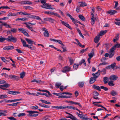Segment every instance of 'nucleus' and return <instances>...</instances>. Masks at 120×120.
<instances>
[{
  "mask_svg": "<svg viewBox=\"0 0 120 120\" xmlns=\"http://www.w3.org/2000/svg\"><path fill=\"white\" fill-rule=\"evenodd\" d=\"M17 29L12 28L11 29V31L13 33H15L17 32Z\"/></svg>",
  "mask_w": 120,
  "mask_h": 120,
  "instance_id": "nucleus-36",
  "label": "nucleus"
},
{
  "mask_svg": "<svg viewBox=\"0 0 120 120\" xmlns=\"http://www.w3.org/2000/svg\"><path fill=\"white\" fill-rule=\"evenodd\" d=\"M21 40L23 44V46L24 47H27L32 50H34L35 49V48L34 47L33 45H26V42L24 40L21 39Z\"/></svg>",
  "mask_w": 120,
  "mask_h": 120,
  "instance_id": "nucleus-2",
  "label": "nucleus"
},
{
  "mask_svg": "<svg viewBox=\"0 0 120 120\" xmlns=\"http://www.w3.org/2000/svg\"><path fill=\"white\" fill-rule=\"evenodd\" d=\"M7 93L9 94L15 95L20 94V92L19 91H11L8 92Z\"/></svg>",
  "mask_w": 120,
  "mask_h": 120,
  "instance_id": "nucleus-9",
  "label": "nucleus"
},
{
  "mask_svg": "<svg viewBox=\"0 0 120 120\" xmlns=\"http://www.w3.org/2000/svg\"><path fill=\"white\" fill-rule=\"evenodd\" d=\"M79 19L83 21H85V19L84 17L81 15H79Z\"/></svg>",
  "mask_w": 120,
  "mask_h": 120,
  "instance_id": "nucleus-21",
  "label": "nucleus"
},
{
  "mask_svg": "<svg viewBox=\"0 0 120 120\" xmlns=\"http://www.w3.org/2000/svg\"><path fill=\"white\" fill-rule=\"evenodd\" d=\"M94 105H95V106H97L98 107H101L104 108L105 109V110L108 111V110L106 109V108L105 107H104L103 106H102V105H101L98 104H94Z\"/></svg>",
  "mask_w": 120,
  "mask_h": 120,
  "instance_id": "nucleus-33",
  "label": "nucleus"
},
{
  "mask_svg": "<svg viewBox=\"0 0 120 120\" xmlns=\"http://www.w3.org/2000/svg\"><path fill=\"white\" fill-rule=\"evenodd\" d=\"M100 88L103 89L105 91H107L108 90V88L106 87H105L103 86H101L100 87Z\"/></svg>",
  "mask_w": 120,
  "mask_h": 120,
  "instance_id": "nucleus-43",
  "label": "nucleus"
},
{
  "mask_svg": "<svg viewBox=\"0 0 120 120\" xmlns=\"http://www.w3.org/2000/svg\"><path fill=\"white\" fill-rule=\"evenodd\" d=\"M73 104H74L75 105H79V106L80 107H82V106L79 103L76 102H74Z\"/></svg>",
  "mask_w": 120,
  "mask_h": 120,
  "instance_id": "nucleus-61",
  "label": "nucleus"
},
{
  "mask_svg": "<svg viewBox=\"0 0 120 120\" xmlns=\"http://www.w3.org/2000/svg\"><path fill=\"white\" fill-rule=\"evenodd\" d=\"M116 65V63H114L112 64H111L109 66L111 68L113 69L115 67Z\"/></svg>",
  "mask_w": 120,
  "mask_h": 120,
  "instance_id": "nucleus-37",
  "label": "nucleus"
},
{
  "mask_svg": "<svg viewBox=\"0 0 120 120\" xmlns=\"http://www.w3.org/2000/svg\"><path fill=\"white\" fill-rule=\"evenodd\" d=\"M70 65H71L74 63L73 60L71 58H69V59Z\"/></svg>",
  "mask_w": 120,
  "mask_h": 120,
  "instance_id": "nucleus-40",
  "label": "nucleus"
},
{
  "mask_svg": "<svg viewBox=\"0 0 120 120\" xmlns=\"http://www.w3.org/2000/svg\"><path fill=\"white\" fill-rule=\"evenodd\" d=\"M9 77L12 80H18L19 79V77L15 75H11L9 76Z\"/></svg>",
  "mask_w": 120,
  "mask_h": 120,
  "instance_id": "nucleus-4",
  "label": "nucleus"
},
{
  "mask_svg": "<svg viewBox=\"0 0 120 120\" xmlns=\"http://www.w3.org/2000/svg\"><path fill=\"white\" fill-rule=\"evenodd\" d=\"M8 96L5 94L0 95V99H4L7 97Z\"/></svg>",
  "mask_w": 120,
  "mask_h": 120,
  "instance_id": "nucleus-35",
  "label": "nucleus"
},
{
  "mask_svg": "<svg viewBox=\"0 0 120 120\" xmlns=\"http://www.w3.org/2000/svg\"><path fill=\"white\" fill-rule=\"evenodd\" d=\"M81 118L82 119L84 120H88L87 118H85V115H84L81 114L79 117Z\"/></svg>",
  "mask_w": 120,
  "mask_h": 120,
  "instance_id": "nucleus-23",
  "label": "nucleus"
},
{
  "mask_svg": "<svg viewBox=\"0 0 120 120\" xmlns=\"http://www.w3.org/2000/svg\"><path fill=\"white\" fill-rule=\"evenodd\" d=\"M91 15L92 16L91 18V24L93 25L94 23V20L96 19V18L94 17V12H91Z\"/></svg>",
  "mask_w": 120,
  "mask_h": 120,
  "instance_id": "nucleus-8",
  "label": "nucleus"
},
{
  "mask_svg": "<svg viewBox=\"0 0 120 120\" xmlns=\"http://www.w3.org/2000/svg\"><path fill=\"white\" fill-rule=\"evenodd\" d=\"M100 36L99 35H98L96 36L94 38V42L97 43H98V42L100 40Z\"/></svg>",
  "mask_w": 120,
  "mask_h": 120,
  "instance_id": "nucleus-13",
  "label": "nucleus"
},
{
  "mask_svg": "<svg viewBox=\"0 0 120 120\" xmlns=\"http://www.w3.org/2000/svg\"><path fill=\"white\" fill-rule=\"evenodd\" d=\"M79 3L80 4H79V7H82L87 6V4L84 2H80Z\"/></svg>",
  "mask_w": 120,
  "mask_h": 120,
  "instance_id": "nucleus-17",
  "label": "nucleus"
},
{
  "mask_svg": "<svg viewBox=\"0 0 120 120\" xmlns=\"http://www.w3.org/2000/svg\"><path fill=\"white\" fill-rule=\"evenodd\" d=\"M52 108H54L57 109H64V106H63L62 105L59 106H52Z\"/></svg>",
  "mask_w": 120,
  "mask_h": 120,
  "instance_id": "nucleus-12",
  "label": "nucleus"
},
{
  "mask_svg": "<svg viewBox=\"0 0 120 120\" xmlns=\"http://www.w3.org/2000/svg\"><path fill=\"white\" fill-rule=\"evenodd\" d=\"M85 61V60L84 59H82L80 61L79 63V64L80 65H81L82 63H84V62Z\"/></svg>",
  "mask_w": 120,
  "mask_h": 120,
  "instance_id": "nucleus-58",
  "label": "nucleus"
},
{
  "mask_svg": "<svg viewBox=\"0 0 120 120\" xmlns=\"http://www.w3.org/2000/svg\"><path fill=\"white\" fill-rule=\"evenodd\" d=\"M75 40L78 43V45L80 47L82 48H83L85 46V45H82L80 43L79 41L77 39H75Z\"/></svg>",
  "mask_w": 120,
  "mask_h": 120,
  "instance_id": "nucleus-25",
  "label": "nucleus"
},
{
  "mask_svg": "<svg viewBox=\"0 0 120 120\" xmlns=\"http://www.w3.org/2000/svg\"><path fill=\"white\" fill-rule=\"evenodd\" d=\"M107 32V30H106L104 31H101L100 32V34H99V35H100V36L106 34Z\"/></svg>",
  "mask_w": 120,
  "mask_h": 120,
  "instance_id": "nucleus-24",
  "label": "nucleus"
},
{
  "mask_svg": "<svg viewBox=\"0 0 120 120\" xmlns=\"http://www.w3.org/2000/svg\"><path fill=\"white\" fill-rule=\"evenodd\" d=\"M37 93L39 95H43L45 96L46 97H49V96L48 94L46 93H43L41 94L40 92H37Z\"/></svg>",
  "mask_w": 120,
  "mask_h": 120,
  "instance_id": "nucleus-39",
  "label": "nucleus"
},
{
  "mask_svg": "<svg viewBox=\"0 0 120 120\" xmlns=\"http://www.w3.org/2000/svg\"><path fill=\"white\" fill-rule=\"evenodd\" d=\"M47 0H41V3L43 4H45L46 3Z\"/></svg>",
  "mask_w": 120,
  "mask_h": 120,
  "instance_id": "nucleus-63",
  "label": "nucleus"
},
{
  "mask_svg": "<svg viewBox=\"0 0 120 120\" xmlns=\"http://www.w3.org/2000/svg\"><path fill=\"white\" fill-rule=\"evenodd\" d=\"M26 112L29 113V114L27 115L28 116L32 117H35L38 115V114L34 113H39L38 112L35 111H27Z\"/></svg>",
  "mask_w": 120,
  "mask_h": 120,
  "instance_id": "nucleus-1",
  "label": "nucleus"
},
{
  "mask_svg": "<svg viewBox=\"0 0 120 120\" xmlns=\"http://www.w3.org/2000/svg\"><path fill=\"white\" fill-rule=\"evenodd\" d=\"M117 12V11L115 10H111L108 11L107 12V13L110 15H113L116 13Z\"/></svg>",
  "mask_w": 120,
  "mask_h": 120,
  "instance_id": "nucleus-14",
  "label": "nucleus"
},
{
  "mask_svg": "<svg viewBox=\"0 0 120 120\" xmlns=\"http://www.w3.org/2000/svg\"><path fill=\"white\" fill-rule=\"evenodd\" d=\"M88 48H87L85 49H83L81 50L80 53L82 54L84 52L88 50Z\"/></svg>",
  "mask_w": 120,
  "mask_h": 120,
  "instance_id": "nucleus-50",
  "label": "nucleus"
},
{
  "mask_svg": "<svg viewBox=\"0 0 120 120\" xmlns=\"http://www.w3.org/2000/svg\"><path fill=\"white\" fill-rule=\"evenodd\" d=\"M64 26H65L68 28L70 30H72V28L71 27L69 26V24H68L67 23H66V24Z\"/></svg>",
  "mask_w": 120,
  "mask_h": 120,
  "instance_id": "nucleus-52",
  "label": "nucleus"
},
{
  "mask_svg": "<svg viewBox=\"0 0 120 120\" xmlns=\"http://www.w3.org/2000/svg\"><path fill=\"white\" fill-rule=\"evenodd\" d=\"M28 17L30 18L34 19L37 20H41V19L40 17L36 15H30L28 16Z\"/></svg>",
  "mask_w": 120,
  "mask_h": 120,
  "instance_id": "nucleus-7",
  "label": "nucleus"
},
{
  "mask_svg": "<svg viewBox=\"0 0 120 120\" xmlns=\"http://www.w3.org/2000/svg\"><path fill=\"white\" fill-rule=\"evenodd\" d=\"M108 64V63L106 62H103L102 63H100L99 64V66H100L101 65H104L106 64Z\"/></svg>",
  "mask_w": 120,
  "mask_h": 120,
  "instance_id": "nucleus-62",
  "label": "nucleus"
},
{
  "mask_svg": "<svg viewBox=\"0 0 120 120\" xmlns=\"http://www.w3.org/2000/svg\"><path fill=\"white\" fill-rule=\"evenodd\" d=\"M115 49L116 48L113 46L110 49V52H114V51Z\"/></svg>",
  "mask_w": 120,
  "mask_h": 120,
  "instance_id": "nucleus-48",
  "label": "nucleus"
},
{
  "mask_svg": "<svg viewBox=\"0 0 120 120\" xmlns=\"http://www.w3.org/2000/svg\"><path fill=\"white\" fill-rule=\"evenodd\" d=\"M44 36L46 37H49V34L48 31H46V32H44L43 33Z\"/></svg>",
  "mask_w": 120,
  "mask_h": 120,
  "instance_id": "nucleus-34",
  "label": "nucleus"
},
{
  "mask_svg": "<svg viewBox=\"0 0 120 120\" xmlns=\"http://www.w3.org/2000/svg\"><path fill=\"white\" fill-rule=\"evenodd\" d=\"M10 86V85L8 83L5 84L3 85H0V87H3L8 88Z\"/></svg>",
  "mask_w": 120,
  "mask_h": 120,
  "instance_id": "nucleus-30",
  "label": "nucleus"
},
{
  "mask_svg": "<svg viewBox=\"0 0 120 120\" xmlns=\"http://www.w3.org/2000/svg\"><path fill=\"white\" fill-rule=\"evenodd\" d=\"M92 87L94 89H95L98 90L100 91H101L100 87L98 86H96L95 85H94Z\"/></svg>",
  "mask_w": 120,
  "mask_h": 120,
  "instance_id": "nucleus-19",
  "label": "nucleus"
},
{
  "mask_svg": "<svg viewBox=\"0 0 120 120\" xmlns=\"http://www.w3.org/2000/svg\"><path fill=\"white\" fill-rule=\"evenodd\" d=\"M108 84L109 86H112L115 85L113 83V81L112 80L109 81L108 82Z\"/></svg>",
  "mask_w": 120,
  "mask_h": 120,
  "instance_id": "nucleus-28",
  "label": "nucleus"
},
{
  "mask_svg": "<svg viewBox=\"0 0 120 120\" xmlns=\"http://www.w3.org/2000/svg\"><path fill=\"white\" fill-rule=\"evenodd\" d=\"M67 116L66 117L67 118H70L71 119L73 120V119H74V117H75V116Z\"/></svg>",
  "mask_w": 120,
  "mask_h": 120,
  "instance_id": "nucleus-56",
  "label": "nucleus"
},
{
  "mask_svg": "<svg viewBox=\"0 0 120 120\" xmlns=\"http://www.w3.org/2000/svg\"><path fill=\"white\" fill-rule=\"evenodd\" d=\"M26 94H27L28 95H35V94L34 93H30L29 92V91H27L26 92Z\"/></svg>",
  "mask_w": 120,
  "mask_h": 120,
  "instance_id": "nucleus-59",
  "label": "nucleus"
},
{
  "mask_svg": "<svg viewBox=\"0 0 120 120\" xmlns=\"http://www.w3.org/2000/svg\"><path fill=\"white\" fill-rule=\"evenodd\" d=\"M61 84V83H58L56 82V83L55 86L57 88H58L60 86Z\"/></svg>",
  "mask_w": 120,
  "mask_h": 120,
  "instance_id": "nucleus-44",
  "label": "nucleus"
},
{
  "mask_svg": "<svg viewBox=\"0 0 120 120\" xmlns=\"http://www.w3.org/2000/svg\"><path fill=\"white\" fill-rule=\"evenodd\" d=\"M0 58L1 59V60L4 62H5L6 61H7V62H9L10 61L9 60H6L4 58V57H1Z\"/></svg>",
  "mask_w": 120,
  "mask_h": 120,
  "instance_id": "nucleus-45",
  "label": "nucleus"
},
{
  "mask_svg": "<svg viewBox=\"0 0 120 120\" xmlns=\"http://www.w3.org/2000/svg\"><path fill=\"white\" fill-rule=\"evenodd\" d=\"M6 84V82L4 80H2L0 81V84Z\"/></svg>",
  "mask_w": 120,
  "mask_h": 120,
  "instance_id": "nucleus-64",
  "label": "nucleus"
},
{
  "mask_svg": "<svg viewBox=\"0 0 120 120\" xmlns=\"http://www.w3.org/2000/svg\"><path fill=\"white\" fill-rule=\"evenodd\" d=\"M25 40L28 43L32 45L34 43V41H32L31 39L28 38H26L25 39Z\"/></svg>",
  "mask_w": 120,
  "mask_h": 120,
  "instance_id": "nucleus-16",
  "label": "nucleus"
},
{
  "mask_svg": "<svg viewBox=\"0 0 120 120\" xmlns=\"http://www.w3.org/2000/svg\"><path fill=\"white\" fill-rule=\"evenodd\" d=\"M94 50L92 49L91 51V52H92L88 54V56H89V58H91L93 57V56H94Z\"/></svg>",
  "mask_w": 120,
  "mask_h": 120,
  "instance_id": "nucleus-22",
  "label": "nucleus"
},
{
  "mask_svg": "<svg viewBox=\"0 0 120 120\" xmlns=\"http://www.w3.org/2000/svg\"><path fill=\"white\" fill-rule=\"evenodd\" d=\"M25 115L26 114L25 113H20L17 116L19 117H20L23 116H25Z\"/></svg>",
  "mask_w": 120,
  "mask_h": 120,
  "instance_id": "nucleus-47",
  "label": "nucleus"
},
{
  "mask_svg": "<svg viewBox=\"0 0 120 120\" xmlns=\"http://www.w3.org/2000/svg\"><path fill=\"white\" fill-rule=\"evenodd\" d=\"M93 97H97L99 95V93L97 91H94L93 93Z\"/></svg>",
  "mask_w": 120,
  "mask_h": 120,
  "instance_id": "nucleus-31",
  "label": "nucleus"
},
{
  "mask_svg": "<svg viewBox=\"0 0 120 120\" xmlns=\"http://www.w3.org/2000/svg\"><path fill=\"white\" fill-rule=\"evenodd\" d=\"M32 82H37V83H39L41 82L42 81H41L40 80L34 79L32 80Z\"/></svg>",
  "mask_w": 120,
  "mask_h": 120,
  "instance_id": "nucleus-41",
  "label": "nucleus"
},
{
  "mask_svg": "<svg viewBox=\"0 0 120 120\" xmlns=\"http://www.w3.org/2000/svg\"><path fill=\"white\" fill-rule=\"evenodd\" d=\"M2 25L6 26L7 28L9 27L10 28H11V27L10 25L7 24L6 22H4L3 23H2Z\"/></svg>",
  "mask_w": 120,
  "mask_h": 120,
  "instance_id": "nucleus-38",
  "label": "nucleus"
},
{
  "mask_svg": "<svg viewBox=\"0 0 120 120\" xmlns=\"http://www.w3.org/2000/svg\"><path fill=\"white\" fill-rule=\"evenodd\" d=\"M7 118L11 120H16V119L12 116L8 117Z\"/></svg>",
  "mask_w": 120,
  "mask_h": 120,
  "instance_id": "nucleus-51",
  "label": "nucleus"
},
{
  "mask_svg": "<svg viewBox=\"0 0 120 120\" xmlns=\"http://www.w3.org/2000/svg\"><path fill=\"white\" fill-rule=\"evenodd\" d=\"M71 68L68 66H65L64 67L62 71L63 72H66L67 71H70Z\"/></svg>",
  "mask_w": 120,
  "mask_h": 120,
  "instance_id": "nucleus-10",
  "label": "nucleus"
},
{
  "mask_svg": "<svg viewBox=\"0 0 120 120\" xmlns=\"http://www.w3.org/2000/svg\"><path fill=\"white\" fill-rule=\"evenodd\" d=\"M43 5L45 6V8L46 9H55L54 8L52 7L51 5H49V4L46 3L44 4H43Z\"/></svg>",
  "mask_w": 120,
  "mask_h": 120,
  "instance_id": "nucleus-5",
  "label": "nucleus"
},
{
  "mask_svg": "<svg viewBox=\"0 0 120 120\" xmlns=\"http://www.w3.org/2000/svg\"><path fill=\"white\" fill-rule=\"evenodd\" d=\"M96 80H95V79L93 77H91L89 81L90 83V84H92L94 83L96 81Z\"/></svg>",
  "mask_w": 120,
  "mask_h": 120,
  "instance_id": "nucleus-20",
  "label": "nucleus"
},
{
  "mask_svg": "<svg viewBox=\"0 0 120 120\" xmlns=\"http://www.w3.org/2000/svg\"><path fill=\"white\" fill-rule=\"evenodd\" d=\"M7 41L8 42H12L14 43L16 42L17 41V38L14 37L12 35L9 36L7 38Z\"/></svg>",
  "mask_w": 120,
  "mask_h": 120,
  "instance_id": "nucleus-3",
  "label": "nucleus"
},
{
  "mask_svg": "<svg viewBox=\"0 0 120 120\" xmlns=\"http://www.w3.org/2000/svg\"><path fill=\"white\" fill-rule=\"evenodd\" d=\"M84 82H78V83L79 86L80 88L83 87L84 85Z\"/></svg>",
  "mask_w": 120,
  "mask_h": 120,
  "instance_id": "nucleus-18",
  "label": "nucleus"
},
{
  "mask_svg": "<svg viewBox=\"0 0 120 120\" xmlns=\"http://www.w3.org/2000/svg\"><path fill=\"white\" fill-rule=\"evenodd\" d=\"M56 42H58L59 43L61 44L62 45H63V46H65L64 45L63 43L62 42L61 40H57V41Z\"/></svg>",
  "mask_w": 120,
  "mask_h": 120,
  "instance_id": "nucleus-55",
  "label": "nucleus"
},
{
  "mask_svg": "<svg viewBox=\"0 0 120 120\" xmlns=\"http://www.w3.org/2000/svg\"><path fill=\"white\" fill-rule=\"evenodd\" d=\"M101 72L102 75H104L106 74V69L105 68H104L101 71Z\"/></svg>",
  "mask_w": 120,
  "mask_h": 120,
  "instance_id": "nucleus-42",
  "label": "nucleus"
},
{
  "mask_svg": "<svg viewBox=\"0 0 120 120\" xmlns=\"http://www.w3.org/2000/svg\"><path fill=\"white\" fill-rule=\"evenodd\" d=\"M16 15L15 14H13L12 13H10L8 14V16H15Z\"/></svg>",
  "mask_w": 120,
  "mask_h": 120,
  "instance_id": "nucleus-54",
  "label": "nucleus"
},
{
  "mask_svg": "<svg viewBox=\"0 0 120 120\" xmlns=\"http://www.w3.org/2000/svg\"><path fill=\"white\" fill-rule=\"evenodd\" d=\"M114 52H111L109 55V57L110 58H111L114 55Z\"/></svg>",
  "mask_w": 120,
  "mask_h": 120,
  "instance_id": "nucleus-53",
  "label": "nucleus"
},
{
  "mask_svg": "<svg viewBox=\"0 0 120 120\" xmlns=\"http://www.w3.org/2000/svg\"><path fill=\"white\" fill-rule=\"evenodd\" d=\"M109 79L107 77H105L103 78V81L105 84L108 83L109 81Z\"/></svg>",
  "mask_w": 120,
  "mask_h": 120,
  "instance_id": "nucleus-15",
  "label": "nucleus"
},
{
  "mask_svg": "<svg viewBox=\"0 0 120 120\" xmlns=\"http://www.w3.org/2000/svg\"><path fill=\"white\" fill-rule=\"evenodd\" d=\"M58 98H70V97L69 96H60L59 97H58Z\"/></svg>",
  "mask_w": 120,
  "mask_h": 120,
  "instance_id": "nucleus-46",
  "label": "nucleus"
},
{
  "mask_svg": "<svg viewBox=\"0 0 120 120\" xmlns=\"http://www.w3.org/2000/svg\"><path fill=\"white\" fill-rule=\"evenodd\" d=\"M20 103L19 102H17L15 103H14L12 104H9L7 105L9 106H16L18 104Z\"/></svg>",
  "mask_w": 120,
  "mask_h": 120,
  "instance_id": "nucleus-26",
  "label": "nucleus"
},
{
  "mask_svg": "<svg viewBox=\"0 0 120 120\" xmlns=\"http://www.w3.org/2000/svg\"><path fill=\"white\" fill-rule=\"evenodd\" d=\"M14 49L13 46H9L5 47L3 48V49L5 50H12Z\"/></svg>",
  "mask_w": 120,
  "mask_h": 120,
  "instance_id": "nucleus-11",
  "label": "nucleus"
},
{
  "mask_svg": "<svg viewBox=\"0 0 120 120\" xmlns=\"http://www.w3.org/2000/svg\"><path fill=\"white\" fill-rule=\"evenodd\" d=\"M110 94L112 96H115L117 94V92L115 91L114 90H112L110 93Z\"/></svg>",
  "mask_w": 120,
  "mask_h": 120,
  "instance_id": "nucleus-29",
  "label": "nucleus"
},
{
  "mask_svg": "<svg viewBox=\"0 0 120 120\" xmlns=\"http://www.w3.org/2000/svg\"><path fill=\"white\" fill-rule=\"evenodd\" d=\"M30 108L32 109H38V107L37 106H32L30 107Z\"/></svg>",
  "mask_w": 120,
  "mask_h": 120,
  "instance_id": "nucleus-57",
  "label": "nucleus"
},
{
  "mask_svg": "<svg viewBox=\"0 0 120 120\" xmlns=\"http://www.w3.org/2000/svg\"><path fill=\"white\" fill-rule=\"evenodd\" d=\"M7 38H6L3 37L1 36H0V42H3L5 40L7 41Z\"/></svg>",
  "mask_w": 120,
  "mask_h": 120,
  "instance_id": "nucleus-27",
  "label": "nucleus"
},
{
  "mask_svg": "<svg viewBox=\"0 0 120 120\" xmlns=\"http://www.w3.org/2000/svg\"><path fill=\"white\" fill-rule=\"evenodd\" d=\"M118 78V77L117 75H111L109 78V79L110 80L115 81Z\"/></svg>",
  "mask_w": 120,
  "mask_h": 120,
  "instance_id": "nucleus-6",
  "label": "nucleus"
},
{
  "mask_svg": "<svg viewBox=\"0 0 120 120\" xmlns=\"http://www.w3.org/2000/svg\"><path fill=\"white\" fill-rule=\"evenodd\" d=\"M25 72L24 71L22 72L20 74V78L23 79L25 75Z\"/></svg>",
  "mask_w": 120,
  "mask_h": 120,
  "instance_id": "nucleus-32",
  "label": "nucleus"
},
{
  "mask_svg": "<svg viewBox=\"0 0 120 120\" xmlns=\"http://www.w3.org/2000/svg\"><path fill=\"white\" fill-rule=\"evenodd\" d=\"M1 75L2 76H5V77L6 78L9 77V76L8 75L5 73H2L1 74Z\"/></svg>",
  "mask_w": 120,
  "mask_h": 120,
  "instance_id": "nucleus-60",
  "label": "nucleus"
},
{
  "mask_svg": "<svg viewBox=\"0 0 120 120\" xmlns=\"http://www.w3.org/2000/svg\"><path fill=\"white\" fill-rule=\"evenodd\" d=\"M114 47L116 48H120L119 44H118L117 42V44L114 45Z\"/></svg>",
  "mask_w": 120,
  "mask_h": 120,
  "instance_id": "nucleus-49",
  "label": "nucleus"
}]
</instances>
